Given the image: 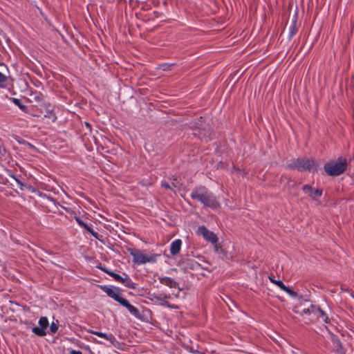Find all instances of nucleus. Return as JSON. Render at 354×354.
<instances>
[{"mask_svg":"<svg viewBox=\"0 0 354 354\" xmlns=\"http://www.w3.org/2000/svg\"><path fill=\"white\" fill-rule=\"evenodd\" d=\"M190 196L205 207L216 209L221 206L216 196L205 186L201 185L194 187L191 192Z\"/></svg>","mask_w":354,"mask_h":354,"instance_id":"obj_1","label":"nucleus"},{"mask_svg":"<svg viewBox=\"0 0 354 354\" xmlns=\"http://www.w3.org/2000/svg\"><path fill=\"white\" fill-rule=\"evenodd\" d=\"M100 288L110 297L118 301L120 305L125 307L129 312L136 317L140 315L139 310L131 305L128 300L122 297L120 289L111 286H101Z\"/></svg>","mask_w":354,"mask_h":354,"instance_id":"obj_2","label":"nucleus"},{"mask_svg":"<svg viewBox=\"0 0 354 354\" xmlns=\"http://www.w3.org/2000/svg\"><path fill=\"white\" fill-rule=\"evenodd\" d=\"M347 167L346 159L342 157L336 160L328 162L324 165V170L328 175L337 176L343 174Z\"/></svg>","mask_w":354,"mask_h":354,"instance_id":"obj_3","label":"nucleus"},{"mask_svg":"<svg viewBox=\"0 0 354 354\" xmlns=\"http://www.w3.org/2000/svg\"><path fill=\"white\" fill-rule=\"evenodd\" d=\"M129 254L133 257V262L138 265L146 263H154L156 261L158 254H145L136 249H128Z\"/></svg>","mask_w":354,"mask_h":354,"instance_id":"obj_4","label":"nucleus"},{"mask_svg":"<svg viewBox=\"0 0 354 354\" xmlns=\"http://www.w3.org/2000/svg\"><path fill=\"white\" fill-rule=\"evenodd\" d=\"M287 167L288 168H295L299 171H311L314 169H315L316 164L313 160L306 158H299L297 159L293 160L290 163H289Z\"/></svg>","mask_w":354,"mask_h":354,"instance_id":"obj_5","label":"nucleus"},{"mask_svg":"<svg viewBox=\"0 0 354 354\" xmlns=\"http://www.w3.org/2000/svg\"><path fill=\"white\" fill-rule=\"evenodd\" d=\"M39 327L35 326L32 328L34 334L39 337H44L46 335V329L49 326V322L46 317H41L39 319Z\"/></svg>","mask_w":354,"mask_h":354,"instance_id":"obj_6","label":"nucleus"},{"mask_svg":"<svg viewBox=\"0 0 354 354\" xmlns=\"http://www.w3.org/2000/svg\"><path fill=\"white\" fill-rule=\"evenodd\" d=\"M197 233L212 244H215L218 241L216 236L212 232L207 230L205 226H200L198 228Z\"/></svg>","mask_w":354,"mask_h":354,"instance_id":"obj_7","label":"nucleus"},{"mask_svg":"<svg viewBox=\"0 0 354 354\" xmlns=\"http://www.w3.org/2000/svg\"><path fill=\"white\" fill-rule=\"evenodd\" d=\"M303 192L314 200L319 199L322 195V190L314 189L309 185H305L302 187Z\"/></svg>","mask_w":354,"mask_h":354,"instance_id":"obj_8","label":"nucleus"},{"mask_svg":"<svg viewBox=\"0 0 354 354\" xmlns=\"http://www.w3.org/2000/svg\"><path fill=\"white\" fill-rule=\"evenodd\" d=\"M88 332L91 334L95 335L100 337L106 339L112 345H115L118 343L115 337L111 333L107 334V333H102V332L93 330H88Z\"/></svg>","mask_w":354,"mask_h":354,"instance_id":"obj_9","label":"nucleus"},{"mask_svg":"<svg viewBox=\"0 0 354 354\" xmlns=\"http://www.w3.org/2000/svg\"><path fill=\"white\" fill-rule=\"evenodd\" d=\"M75 221L80 227L84 228L87 232L91 233L93 237L98 239L97 232H95L87 223L84 222L80 217H75Z\"/></svg>","mask_w":354,"mask_h":354,"instance_id":"obj_10","label":"nucleus"},{"mask_svg":"<svg viewBox=\"0 0 354 354\" xmlns=\"http://www.w3.org/2000/svg\"><path fill=\"white\" fill-rule=\"evenodd\" d=\"M182 241L179 239L174 240L170 245V252L173 256L178 254L181 248Z\"/></svg>","mask_w":354,"mask_h":354,"instance_id":"obj_11","label":"nucleus"},{"mask_svg":"<svg viewBox=\"0 0 354 354\" xmlns=\"http://www.w3.org/2000/svg\"><path fill=\"white\" fill-rule=\"evenodd\" d=\"M159 281L162 284L169 288H177L178 285V282H176L174 279L168 277H160Z\"/></svg>","mask_w":354,"mask_h":354,"instance_id":"obj_12","label":"nucleus"},{"mask_svg":"<svg viewBox=\"0 0 354 354\" xmlns=\"http://www.w3.org/2000/svg\"><path fill=\"white\" fill-rule=\"evenodd\" d=\"M315 312L314 315H316L318 318H320L323 322L328 323V317L325 313L324 311H323L319 306H315Z\"/></svg>","mask_w":354,"mask_h":354,"instance_id":"obj_13","label":"nucleus"},{"mask_svg":"<svg viewBox=\"0 0 354 354\" xmlns=\"http://www.w3.org/2000/svg\"><path fill=\"white\" fill-rule=\"evenodd\" d=\"M123 275L124 276V279L122 282V284L129 288L136 289V284L132 281L128 275L126 274H123Z\"/></svg>","mask_w":354,"mask_h":354,"instance_id":"obj_14","label":"nucleus"},{"mask_svg":"<svg viewBox=\"0 0 354 354\" xmlns=\"http://www.w3.org/2000/svg\"><path fill=\"white\" fill-rule=\"evenodd\" d=\"M103 270L107 273L109 276L112 277L116 281H118L121 283H122L124 279V276H121L118 274H116L113 272H111V271H108L106 269H103Z\"/></svg>","mask_w":354,"mask_h":354,"instance_id":"obj_15","label":"nucleus"},{"mask_svg":"<svg viewBox=\"0 0 354 354\" xmlns=\"http://www.w3.org/2000/svg\"><path fill=\"white\" fill-rule=\"evenodd\" d=\"M12 102L17 106L21 111H26L28 109L27 106L23 104L21 102V100L18 98H11Z\"/></svg>","mask_w":354,"mask_h":354,"instance_id":"obj_16","label":"nucleus"},{"mask_svg":"<svg viewBox=\"0 0 354 354\" xmlns=\"http://www.w3.org/2000/svg\"><path fill=\"white\" fill-rule=\"evenodd\" d=\"M314 308H315V306L310 305L309 307L302 309L299 313L301 315L314 314V312H315Z\"/></svg>","mask_w":354,"mask_h":354,"instance_id":"obj_17","label":"nucleus"},{"mask_svg":"<svg viewBox=\"0 0 354 354\" xmlns=\"http://www.w3.org/2000/svg\"><path fill=\"white\" fill-rule=\"evenodd\" d=\"M270 280L272 283L277 285L281 290L286 288V285L280 280H275L274 279L270 277Z\"/></svg>","mask_w":354,"mask_h":354,"instance_id":"obj_18","label":"nucleus"},{"mask_svg":"<svg viewBox=\"0 0 354 354\" xmlns=\"http://www.w3.org/2000/svg\"><path fill=\"white\" fill-rule=\"evenodd\" d=\"M44 116L46 118H48L53 122H55L57 119V116L53 110H48Z\"/></svg>","mask_w":354,"mask_h":354,"instance_id":"obj_19","label":"nucleus"},{"mask_svg":"<svg viewBox=\"0 0 354 354\" xmlns=\"http://www.w3.org/2000/svg\"><path fill=\"white\" fill-rule=\"evenodd\" d=\"M8 80V77L3 73L0 72V87L5 88L6 82Z\"/></svg>","mask_w":354,"mask_h":354,"instance_id":"obj_20","label":"nucleus"},{"mask_svg":"<svg viewBox=\"0 0 354 354\" xmlns=\"http://www.w3.org/2000/svg\"><path fill=\"white\" fill-rule=\"evenodd\" d=\"M283 290L288 293L292 297H296L297 296V292L291 290L288 286H286V288L283 289Z\"/></svg>","mask_w":354,"mask_h":354,"instance_id":"obj_21","label":"nucleus"},{"mask_svg":"<svg viewBox=\"0 0 354 354\" xmlns=\"http://www.w3.org/2000/svg\"><path fill=\"white\" fill-rule=\"evenodd\" d=\"M50 332L52 333H55L58 330V325L55 322H52L50 326Z\"/></svg>","mask_w":354,"mask_h":354,"instance_id":"obj_22","label":"nucleus"},{"mask_svg":"<svg viewBox=\"0 0 354 354\" xmlns=\"http://www.w3.org/2000/svg\"><path fill=\"white\" fill-rule=\"evenodd\" d=\"M333 342L337 344V346H341V342L339 340L338 338H337L336 337H333Z\"/></svg>","mask_w":354,"mask_h":354,"instance_id":"obj_23","label":"nucleus"},{"mask_svg":"<svg viewBox=\"0 0 354 354\" xmlns=\"http://www.w3.org/2000/svg\"><path fill=\"white\" fill-rule=\"evenodd\" d=\"M162 186L166 189H171V186L168 183H166V182L162 183Z\"/></svg>","mask_w":354,"mask_h":354,"instance_id":"obj_24","label":"nucleus"},{"mask_svg":"<svg viewBox=\"0 0 354 354\" xmlns=\"http://www.w3.org/2000/svg\"><path fill=\"white\" fill-rule=\"evenodd\" d=\"M12 177L15 180L18 185H19L21 187L23 186L22 183L18 178H17L15 176H12Z\"/></svg>","mask_w":354,"mask_h":354,"instance_id":"obj_25","label":"nucleus"},{"mask_svg":"<svg viewBox=\"0 0 354 354\" xmlns=\"http://www.w3.org/2000/svg\"><path fill=\"white\" fill-rule=\"evenodd\" d=\"M71 354H82V353L80 351L72 350Z\"/></svg>","mask_w":354,"mask_h":354,"instance_id":"obj_26","label":"nucleus"},{"mask_svg":"<svg viewBox=\"0 0 354 354\" xmlns=\"http://www.w3.org/2000/svg\"><path fill=\"white\" fill-rule=\"evenodd\" d=\"M0 66L5 67L6 68V70H8L7 66L3 63H0Z\"/></svg>","mask_w":354,"mask_h":354,"instance_id":"obj_27","label":"nucleus"},{"mask_svg":"<svg viewBox=\"0 0 354 354\" xmlns=\"http://www.w3.org/2000/svg\"><path fill=\"white\" fill-rule=\"evenodd\" d=\"M163 305H165L168 307H170V305L169 304V303H167V301H165L164 304H162Z\"/></svg>","mask_w":354,"mask_h":354,"instance_id":"obj_28","label":"nucleus"},{"mask_svg":"<svg viewBox=\"0 0 354 354\" xmlns=\"http://www.w3.org/2000/svg\"><path fill=\"white\" fill-rule=\"evenodd\" d=\"M167 68H168V66H167V65L163 66V71L167 70Z\"/></svg>","mask_w":354,"mask_h":354,"instance_id":"obj_29","label":"nucleus"},{"mask_svg":"<svg viewBox=\"0 0 354 354\" xmlns=\"http://www.w3.org/2000/svg\"><path fill=\"white\" fill-rule=\"evenodd\" d=\"M164 298H165V299L169 298V296H168V295H165V296L164 297Z\"/></svg>","mask_w":354,"mask_h":354,"instance_id":"obj_30","label":"nucleus"},{"mask_svg":"<svg viewBox=\"0 0 354 354\" xmlns=\"http://www.w3.org/2000/svg\"><path fill=\"white\" fill-rule=\"evenodd\" d=\"M158 300H162L161 297H157Z\"/></svg>","mask_w":354,"mask_h":354,"instance_id":"obj_31","label":"nucleus"},{"mask_svg":"<svg viewBox=\"0 0 354 354\" xmlns=\"http://www.w3.org/2000/svg\"><path fill=\"white\" fill-rule=\"evenodd\" d=\"M95 342H97V341H95ZM97 343H99V344H102V342H97Z\"/></svg>","mask_w":354,"mask_h":354,"instance_id":"obj_32","label":"nucleus"}]
</instances>
